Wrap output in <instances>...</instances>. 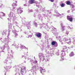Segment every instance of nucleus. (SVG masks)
<instances>
[{
    "mask_svg": "<svg viewBox=\"0 0 75 75\" xmlns=\"http://www.w3.org/2000/svg\"><path fill=\"white\" fill-rule=\"evenodd\" d=\"M28 60L29 62H31L32 65V66L33 67L32 69L30 70V72H31L33 75H36V69H35V64L37 63V61L35 60L34 61L33 59H29Z\"/></svg>",
    "mask_w": 75,
    "mask_h": 75,
    "instance_id": "nucleus-1",
    "label": "nucleus"
},
{
    "mask_svg": "<svg viewBox=\"0 0 75 75\" xmlns=\"http://www.w3.org/2000/svg\"><path fill=\"white\" fill-rule=\"evenodd\" d=\"M63 49L64 51H61L62 54H61V58L62 60H64V56H65L66 55L65 52L67 51L68 49V48L67 47L65 46L63 48Z\"/></svg>",
    "mask_w": 75,
    "mask_h": 75,
    "instance_id": "nucleus-2",
    "label": "nucleus"
},
{
    "mask_svg": "<svg viewBox=\"0 0 75 75\" xmlns=\"http://www.w3.org/2000/svg\"><path fill=\"white\" fill-rule=\"evenodd\" d=\"M9 18H8V21H10L11 20H15L16 19V16L14 13L12 12H10L8 15Z\"/></svg>",
    "mask_w": 75,
    "mask_h": 75,
    "instance_id": "nucleus-3",
    "label": "nucleus"
},
{
    "mask_svg": "<svg viewBox=\"0 0 75 75\" xmlns=\"http://www.w3.org/2000/svg\"><path fill=\"white\" fill-rule=\"evenodd\" d=\"M63 40L64 41H67L68 44H71V38H64Z\"/></svg>",
    "mask_w": 75,
    "mask_h": 75,
    "instance_id": "nucleus-4",
    "label": "nucleus"
},
{
    "mask_svg": "<svg viewBox=\"0 0 75 75\" xmlns=\"http://www.w3.org/2000/svg\"><path fill=\"white\" fill-rule=\"evenodd\" d=\"M26 67H23L21 68V73L22 75H23L24 73H25L26 72Z\"/></svg>",
    "mask_w": 75,
    "mask_h": 75,
    "instance_id": "nucleus-5",
    "label": "nucleus"
},
{
    "mask_svg": "<svg viewBox=\"0 0 75 75\" xmlns=\"http://www.w3.org/2000/svg\"><path fill=\"white\" fill-rule=\"evenodd\" d=\"M28 52H24L22 55V58H23L24 57L25 59H26L27 58H28Z\"/></svg>",
    "mask_w": 75,
    "mask_h": 75,
    "instance_id": "nucleus-6",
    "label": "nucleus"
},
{
    "mask_svg": "<svg viewBox=\"0 0 75 75\" xmlns=\"http://www.w3.org/2000/svg\"><path fill=\"white\" fill-rule=\"evenodd\" d=\"M23 8H18L17 9V12H18V14H21V13L22 12H23Z\"/></svg>",
    "mask_w": 75,
    "mask_h": 75,
    "instance_id": "nucleus-7",
    "label": "nucleus"
},
{
    "mask_svg": "<svg viewBox=\"0 0 75 75\" xmlns=\"http://www.w3.org/2000/svg\"><path fill=\"white\" fill-rule=\"evenodd\" d=\"M35 35L36 36H37V37L38 38H40V39H41L42 34L40 33H36Z\"/></svg>",
    "mask_w": 75,
    "mask_h": 75,
    "instance_id": "nucleus-8",
    "label": "nucleus"
},
{
    "mask_svg": "<svg viewBox=\"0 0 75 75\" xmlns=\"http://www.w3.org/2000/svg\"><path fill=\"white\" fill-rule=\"evenodd\" d=\"M39 58L40 60H41L42 58H45V57L44 56V54L42 53H40L39 54Z\"/></svg>",
    "mask_w": 75,
    "mask_h": 75,
    "instance_id": "nucleus-9",
    "label": "nucleus"
},
{
    "mask_svg": "<svg viewBox=\"0 0 75 75\" xmlns=\"http://www.w3.org/2000/svg\"><path fill=\"white\" fill-rule=\"evenodd\" d=\"M23 24H24L25 25H26V26L28 27V29L30 27V24H29V23L28 22H26L25 21H24L23 23Z\"/></svg>",
    "mask_w": 75,
    "mask_h": 75,
    "instance_id": "nucleus-10",
    "label": "nucleus"
},
{
    "mask_svg": "<svg viewBox=\"0 0 75 75\" xmlns=\"http://www.w3.org/2000/svg\"><path fill=\"white\" fill-rule=\"evenodd\" d=\"M29 1L30 4H33V3H35V4H38V1H36L35 2L34 0H29Z\"/></svg>",
    "mask_w": 75,
    "mask_h": 75,
    "instance_id": "nucleus-11",
    "label": "nucleus"
},
{
    "mask_svg": "<svg viewBox=\"0 0 75 75\" xmlns=\"http://www.w3.org/2000/svg\"><path fill=\"white\" fill-rule=\"evenodd\" d=\"M60 25L62 27L61 30H62V31H64V30H65V28H64V27H65V26H64V24L62 23H61Z\"/></svg>",
    "mask_w": 75,
    "mask_h": 75,
    "instance_id": "nucleus-12",
    "label": "nucleus"
},
{
    "mask_svg": "<svg viewBox=\"0 0 75 75\" xmlns=\"http://www.w3.org/2000/svg\"><path fill=\"white\" fill-rule=\"evenodd\" d=\"M67 20L69 21H71V22H72V21L73 19L72 18V17H71V16H67Z\"/></svg>",
    "mask_w": 75,
    "mask_h": 75,
    "instance_id": "nucleus-13",
    "label": "nucleus"
},
{
    "mask_svg": "<svg viewBox=\"0 0 75 75\" xmlns=\"http://www.w3.org/2000/svg\"><path fill=\"white\" fill-rule=\"evenodd\" d=\"M40 73L43 74V73L45 72V69H43L42 68V67H40Z\"/></svg>",
    "mask_w": 75,
    "mask_h": 75,
    "instance_id": "nucleus-14",
    "label": "nucleus"
},
{
    "mask_svg": "<svg viewBox=\"0 0 75 75\" xmlns=\"http://www.w3.org/2000/svg\"><path fill=\"white\" fill-rule=\"evenodd\" d=\"M5 13H4L3 12H0V18H1V17L5 16Z\"/></svg>",
    "mask_w": 75,
    "mask_h": 75,
    "instance_id": "nucleus-15",
    "label": "nucleus"
},
{
    "mask_svg": "<svg viewBox=\"0 0 75 75\" xmlns=\"http://www.w3.org/2000/svg\"><path fill=\"white\" fill-rule=\"evenodd\" d=\"M62 16V17H63V16H64V13H62V14H60L59 13H57V17H59V16Z\"/></svg>",
    "mask_w": 75,
    "mask_h": 75,
    "instance_id": "nucleus-16",
    "label": "nucleus"
},
{
    "mask_svg": "<svg viewBox=\"0 0 75 75\" xmlns=\"http://www.w3.org/2000/svg\"><path fill=\"white\" fill-rule=\"evenodd\" d=\"M21 49H25L26 50H28V49L27 48H26V47H25L24 45H22L21 47Z\"/></svg>",
    "mask_w": 75,
    "mask_h": 75,
    "instance_id": "nucleus-17",
    "label": "nucleus"
},
{
    "mask_svg": "<svg viewBox=\"0 0 75 75\" xmlns=\"http://www.w3.org/2000/svg\"><path fill=\"white\" fill-rule=\"evenodd\" d=\"M4 42L3 43H5V45H7V44H8V41L7 40V39H5L4 40Z\"/></svg>",
    "mask_w": 75,
    "mask_h": 75,
    "instance_id": "nucleus-18",
    "label": "nucleus"
},
{
    "mask_svg": "<svg viewBox=\"0 0 75 75\" xmlns=\"http://www.w3.org/2000/svg\"><path fill=\"white\" fill-rule=\"evenodd\" d=\"M57 39L58 40H59V41L60 42H62V40L61 39V36H59L57 37Z\"/></svg>",
    "mask_w": 75,
    "mask_h": 75,
    "instance_id": "nucleus-19",
    "label": "nucleus"
},
{
    "mask_svg": "<svg viewBox=\"0 0 75 75\" xmlns=\"http://www.w3.org/2000/svg\"><path fill=\"white\" fill-rule=\"evenodd\" d=\"M66 3L67 4V5H71V2L69 1H68L66 2Z\"/></svg>",
    "mask_w": 75,
    "mask_h": 75,
    "instance_id": "nucleus-20",
    "label": "nucleus"
},
{
    "mask_svg": "<svg viewBox=\"0 0 75 75\" xmlns=\"http://www.w3.org/2000/svg\"><path fill=\"white\" fill-rule=\"evenodd\" d=\"M74 55V52H72L70 54H69L70 57H73Z\"/></svg>",
    "mask_w": 75,
    "mask_h": 75,
    "instance_id": "nucleus-21",
    "label": "nucleus"
},
{
    "mask_svg": "<svg viewBox=\"0 0 75 75\" xmlns=\"http://www.w3.org/2000/svg\"><path fill=\"white\" fill-rule=\"evenodd\" d=\"M51 44L52 45H54L56 44V42L55 41H52V42Z\"/></svg>",
    "mask_w": 75,
    "mask_h": 75,
    "instance_id": "nucleus-22",
    "label": "nucleus"
},
{
    "mask_svg": "<svg viewBox=\"0 0 75 75\" xmlns=\"http://www.w3.org/2000/svg\"><path fill=\"white\" fill-rule=\"evenodd\" d=\"M42 59H43L42 61L43 62H47L46 59H45V58H42Z\"/></svg>",
    "mask_w": 75,
    "mask_h": 75,
    "instance_id": "nucleus-23",
    "label": "nucleus"
},
{
    "mask_svg": "<svg viewBox=\"0 0 75 75\" xmlns=\"http://www.w3.org/2000/svg\"><path fill=\"white\" fill-rule=\"evenodd\" d=\"M8 58H9V59L11 60V59L13 58V55H12L11 54H10L9 55V57Z\"/></svg>",
    "mask_w": 75,
    "mask_h": 75,
    "instance_id": "nucleus-24",
    "label": "nucleus"
},
{
    "mask_svg": "<svg viewBox=\"0 0 75 75\" xmlns=\"http://www.w3.org/2000/svg\"><path fill=\"white\" fill-rule=\"evenodd\" d=\"M71 7H72V8H73V9H74V10L75 8V5H74L73 4H72L71 6Z\"/></svg>",
    "mask_w": 75,
    "mask_h": 75,
    "instance_id": "nucleus-25",
    "label": "nucleus"
},
{
    "mask_svg": "<svg viewBox=\"0 0 75 75\" xmlns=\"http://www.w3.org/2000/svg\"><path fill=\"white\" fill-rule=\"evenodd\" d=\"M17 6V4L13 3V4H12V6Z\"/></svg>",
    "mask_w": 75,
    "mask_h": 75,
    "instance_id": "nucleus-26",
    "label": "nucleus"
},
{
    "mask_svg": "<svg viewBox=\"0 0 75 75\" xmlns=\"http://www.w3.org/2000/svg\"><path fill=\"white\" fill-rule=\"evenodd\" d=\"M45 58H46V61H50V58L49 57H45Z\"/></svg>",
    "mask_w": 75,
    "mask_h": 75,
    "instance_id": "nucleus-27",
    "label": "nucleus"
},
{
    "mask_svg": "<svg viewBox=\"0 0 75 75\" xmlns=\"http://www.w3.org/2000/svg\"><path fill=\"white\" fill-rule=\"evenodd\" d=\"M61 6L62 7H64V6H65V4H61Z\"/></svg>",
    "mask_w": 75,
    "mask_h": 75,
    "instance_id": "nucleus-28",
    "label": "nucleus"
},
{
    "mask_svg": "<svg viewBox=\"0 0 75 75\" xmlns=\"http://www.w3.org/2000/svg\"><path fill=\"white\" fill-rule=\"evenodd\" d=\"M15 71L16 72H17L18 73V71H19V70H18V69H15Z\"/></svg>",
    "mask_w": 75,
    "mask_h": 75,
    "instance_id": "nucleus-29",
    "label": "nucleus"
},
{
    "mask_svg": "<svg viewBox=\"0 0 75 75\" xmlns=\"http://www.w3.org/2000/svg\"><path fill=\"white\" fill-rule=\"evenodd\" d=\"M0 49H1V50H4V46L0 47Z\"/></svg>",
    "mask_w": 75,
    "mask_h": 75,
    "instance_id": "nucleus-30",
    "label": "nucleus"
},
{
    "mask_svg": "<svg viewBox=\"0 0 75 75\" xmlns=\"http://www.w3.org/2000/svg\"><path fill=\"white\" fill-rule=\"evenodd\" d=\"M11 66L10 65L9 66H8V67H7L6 68L7 69H10V68H11Z\"/></svg>",
    "mask_w": 75,
    "mask_h": 75,
    "instance_id": "nucleus-31",
    "label": "nucleus"
},
{
    "mask_svg": "<svg viewBox=\"0 0 75 75\" xmlns=\"http://www.w3.org/2000/svg\"><path fill=\"white\" fill-rule=\"evenodd\" d=\"M0 42H4V41H3V39H2V38H0Z\"/></svg>",
    "mask_w": 75,
    "mask_h": 75,
    "instance_id": "nucleus-32",
    "label": "nucleus"
},
{
    "mask_svg": "<svg viewBox=\"0 0 75 75\" xmlns=\"http://www.w3.org/2000/svg\"><path fill=\"white\" fill-rule=\"evenodd\" d=\"M29 12H33V10H30V9H29L28 10Z\"/></svg>",
    "mask_w": 75,
    "mask_h": 75,
    "instance_id": "nucleus-33",
    "label": "nucleus"
},
{
    "mask_svg": "<svg viewBox=\"0 0 75 75\" xmlns=\"http://www.w3.org/2000/svg\"><path fill=\"white\" fill-rule=\"evenodd\" d=\"M34 25H35V27H37L38 25L37 24V23H34Z\"/></svg>",
    "mask_w": 75,
    "mask_h": 75,
    "instance_id": "nucleus-34",
    "label": "nucleus"
},
{
    "mask_svg": "<svg viewBox=\"0 0 75 75\" xmlns=\"http://www.w3.org/2000/svg\"><path fill=\"white\" fill-rule=\"evenodd\" d=\"M67 28H68V29H72V28H73L72 27L71 28V27L69 26H68L67 27Z\"/></svg>",
    "mask_w": 75,
    "mask_h": 75,
    "instance_id": "nucleus-35",
    "label": "nucleus"
},
{
    "mask_svg": "<svg viewBox=\"0 0 75 75\" xmlns=\"http://www.w3.org/2000/svg\"><path fill=\"white\" fill-rule=\"evenodd\" d=\"M15 38H16V37H17L16 36L18 35V34H17V33H16L15 34Z\"/></svg>",
    "mask_w": 75,
    "mask_h": 75,
    "instance_id": "nucleus-36",
    "label": "nucleus"
},
{
    "mask_svg": "<svg viewBox=\"0 0 75 75\" xmlns=\"http://www.w3.org/2000/svg\"><path fill=\"white\" fill-rule=\"evenodd\" d=\"M66 34H67V35H68L69 34V32L68 31H67L65 33Z\"/></svg>",
    "mask_w": 75,
    "mask_h": 75,
    "instance_id": "nucleus-37",
    "label": "nucleus"
},
{
    "mask_svg": "<svg viewBox=\"0 0 75 75\" xmlns=\"http://www.w3.org/2000/svg\"><path fill=\"white\" fill-rule=\"evenodd\" d=\"M31 37H32V35H30L29 36H26V37H28V38H31Z\"/></svg>",
    "mask_w": 75,
    "mask_h": 75,
    "instance_id": "nucleus-38",
    "label": "nucleus"
},
{
    "mask_svg": "<svg viewBox=\"0 0 75 75\" xmlns=\"http://www.w3.org/2000/svg\"><path fill=\"white\" fill-rule=\"evenodd\" d=\"M12 32L13 33H16V32H17V31H16V30H13L12 31Z\"/></svg>",
    "mask_w": 75,
    "mask_h": 75,
    "instance_id": "nucleus-39",
    "label": "nucleus"
},
{
    "mask_svg": "<svg viewBox=\"0 0 75 75\" xmlns=\"http://www.w3.org/2000/svg\"><path fill=\"white\" fill-rule=\"evenodd\" d=\"M8 36H7V37L8 38V36H9V35H10V32H8Z\"/></svg>",
    "mask_w": 75,
    "mask_h": 75,
    "instance_id": "nucleus-40",
    "label": "nucleus"
},
{
    "mask_svg": "<svg viewBox=\"0 0 75 75\" xmlns=\"http://www.w3.org/2000/svg\"><path fill=\"white\" fill-rule=\"evenodd\" d=\"M16 9V7H14L13 8V11H14V9Z\"/></svg>",
    "mask_w": 75,
    "mask_h": 75,
    "instance_id": "nucleus-41",
    "label": "nucleus"
},
{
    "mask_svg": "<svg viewBox=\"0 0 75 75\" xmlns=\"http://www.w3.org/2000/svg\"><path fill=\"white\" fill-rule=\"evenodd\" d=\"M9 27H12V26H11V24L10 23V25H9Z\"/></svg>",
    "mask_w": 75,
    "mask_h": 75,
    "instance_id": "nucleus-42",
    "label": "nucleus"
},
{
    "mask_svg": "<svg viewBox=\"0 0 75 75\" xmlns=\"http://www.w3.org/2000/svg\"><path fill=\"white\" fill-rule=\"evenodd\" d=\"M49 1H51V2H54V0H49Z\"/></svg>",
    "mask_w": 75,
    "mask_h": 75,
    "instance_id": "nucleus-43",
    "label": "nucleus"
},
{
    "mask_svg": "<svg viewBox=\"0 0 75 75\" xmlns=\"http://www.w3.org/2000/svg\"><path fill=\"white\" fill-rule=\"evenodd\" d=\"M41 49L42 50H44V47H41Z\"/></svg>",
    "mask_w": 75,
    "mask_h": 75,
    "instance_id": "nucleus-44",
    "label": "nucleus"
},
{
    "mask_svg": "<svg viewBox=\"0 0 75 75\" xmlns=\"http://www.w3.org/2000/svg\"><path fill=\"white\" fill-rule=\"evenodd\" d=\"M35 10L36 12L38 13V11L37 9H35Z\"/></svg>",
    "mask_w": 75,
    "mask_h": 75,
    "instance_id": "nucleus-45",
    "label": "nucleus"
},
{
    "mask_svg": "<svg viewBox=\"0 0 75 75\" xmlns=\"http://www.w3.org/2000/svg\"><path fill=\"white\" fill-rule=\"evenodd\" d=\"M59 54H60V53L59 52H58L57 53V55H59Z\"/></svg>",
    "mask_w": 75,
    "mask_h": 75,
    "instance_id": "nucleus-46",
    "label": "nucleus"
},
{
    "mask_svg": "<svg viewBox=\"0 0 75 75\" xmlns=\"http://www.w3.org/2000/svg\"><path fill=\"white\" fill-rule=\"evenodd\" d=\"M16 28H18V25H16Z\"/></svg>",
    "mask_w": 75,
    "mask_h": 75,
    "instance_id": "nucleus-47",
    "label": "nucleus"
},
{
    "mask_svg": "<svg viewBox=\"0 0 75 75\" xmlns=\"http://www.w3.org/2000/svg\"><path fill=\"white\" fill-rule=\"evenodd\" d=\"M11 64V60H10V62L9 63V64Z\"/></svg>",
    "mask_w": 75,
    "mask_h": 75,
    "instance_id": "nucleus-48",
    "label": "nucleus"
},
{
    "mask_svg": "<svg viewBox=\"0 0 75 75\" xmlns=\"http://www.w3.org/2000/svg\"><path fill=\"white\" fill-rule=\"evenodd\" d=\"M42 18V17L41 16H40V18H39V19H41Z\"/></svg>",
    "mask_w": 75,
    "mask_h": 75,
    "instance_id": "nucleus-49",
    "label": "nucleus"
},
{
    "mask_svg": "<svg viewBox=\"0 0 75 75\" xmlns=\"http://www.w3.org/2000/svg\"><path fill=\"white\" fill-rule=\"evenodd\" d=\"M7 48H9V47L8 46V45H7Z\"/></svg>",
    "mask_w": 75,
    "mask_h": 75,
    "instance_id": "nucleus-50",
    "label": "nucleus"
},
{
    "mask_svg": "<svg viewBox=\"0 0 75 75\" xmlns=\"http://www.w3.org/2000/svg\"><path fill=\"white\" fill-rule=\"evenodd\" d=\"M33 16H34V17H35V14H33Z\"/></svg>",
    "mask_w": 75,
    "mask_h": 75,
    "instance_id": "nucleus-51",
    "label": "nucleus"
},
{
    "mask_svg": "<svg viewBox=\"0 0 75 75\" xmlns=\"http://www.w3.org/2000/svg\"><path fill=\"white\" fill-rule=\"evenodd\" d=\"M24 6H27V4H25L24 5Z\"/></svg>",
    "mask_w": 75,
    "mask_h": 75,
    "instance_id": "nucleus-52",
    "label": "nucleus"
},
{
    "mask_svg": "<svg viewBox=\"0 0 75 75\" xmlns=\"http://www.w3.org/2000/svg\"><path fill=\"white\" fill-rule=\"evenodd\" d=\"M48 11L49 13H50V11Z\"/></svg>",
    "mask_w": 75,
    "mask_h": 75,
    "instance_id": "nucleus-53",
    "label": "nucleus"
},
{
    "mask_svg": "<svg viewBox=\"0 0 75 75\" xmlns=\"http://www.w3.org/2000/svg\"><path fill=\"white\" fill-rule=\"evenodd\" d=\"M24 34H27V33H26V32H24Z\"/></svg>",
    "mask_w": 75,
    "mask_h": 75,
    "instance_id": "nucleus-54",
    "label": "nucleus"
},
{
    "mask_svg": "<svg viewBox=\"0 0 75 75\" xmlns=\"http://www.w3.org/2000/svg\"><path fill=\"white\" fill-rule=\"evenodd\" d=\"M58 46V44H57V47Z\"/></svg>",
    "mask_w": 75,
    "mask_h": 75,
    "instance_id": "nucleus-55",
    "label": "nucleus"
},
{
    "mask_svg": "<svg viewBox=\"0 0 75 75\" xmlns=\"http://www.w3.org/2000/svg\"><path fill=\"white\" fill-rule=\"evenodd\" d=\"M15 75H17V73H16L15 74Z\"/></svg>",
    "mask_w": 75,
    "mask_h": 75,
    "instance_id": "nucleus-56",
    "label": "nucleus"
},
{
    "mask_svg": "<svg viewBox=\"0 0 75 75\" xmlns=\"http://www.w3.org/2000/svg\"><path fill=\"white\" fill-rule=\"evenodd\" d=\"M43 26H45V25L44 24V25H43Z\"/></svg>",
    "mask_w": 75,
    "mask_h": 75,
    "instance_id": "nucleus-57",
    "label": "nucleus"
},
{
    "mask_svg": "<svg viewBox=\"0 0 75 75\" xmlns=\"http://www.w3.org/2000/svg\"><path fill=\"white\" fill-rule=\"evenodd\" d=\"M36 6L37 7H38V5L37 4L36 5Z\"/></svg>",
    "mask_w": 75,
    "mask_h": 75,
    "instance_id": "nucleus-58",
    "label": "nucleus"
},
{
    "mask_svg": "<svg viewBox=\"0 0 75 75\" xmlns=\"http://www.w3.org/2000/svg\"><path fill=\"white\" fill-rule=\"evenodd\" d=\"M71 48H73V46H71Z\"/></svg>",
    "mask_w": 75,
    "mask_h": 75,
    "instance_id": "nucleus-59",
    "label": "nucleus"
},
{
    "mask_svg": "<svg viewBox=\"0 0 75 75\" xmlns=\"http://www.w3.org/2000/svg\"><path fill=\"white\" fill-rule=\"evenodd\" d=\"M2 51V52H4V51L3 50H2V51Z\"/></svg>",
    "mask_w": 75,
    "mask_h": 75,
    "instance_id": "nucleus-60",
    "label": "nucleus"
},
{
    "mask_svg": "<svg viewBox=\"0 0 75 75\" xmlns=\"http://www.w3.org/2000/svg\"><path fill=\"white\" fill-rule=\"evenodd\" d=\"M11 52H12V50H11Z\"/></svg>",
    "mask_w": 75,
    "mask_h": 75,
    "instance_id": "nucleus-61",
    "label": "nucleus"
},
{
    "mask_svg": "<svg viewBox=\"0 0 75 75\" xmlns=\"http://www.w3.org/2000/svg\"><path fill=\"white\" fill-rule=\"evenodd\" d=\"M8 61L7 60H6V61Z\"/></svg>",
    "mask_w": 75,
    "mask_h": 75,
    "instance_id": "nucleus-62",
    "label": "nucleus"
},
{
    "mask_svg": "<svg viewBox=\"0 0 75 75\" xmlns=\"http://www.w3.org/2000/svg\"><path fill=\"white\" fill-rule=\"evenodd\" d=\"M16 3H17V2L16 1Z\"/></svg>",
    "mask_w": 75,
    "mask_h": 75,
    "instance_id": "nucleus-63",
    "label": "nucleus"
},
{
    "mask_svg": "<svg viewBox=\"0 0 75 75\" xmlns=\"http://www.w3.org/2000/svg\"><path fill=\"white\" fill-rule=\"evenodd\" d=\"M16 23L17 24V22H16Z\"/></svg>",
    "mask_w": 75,
    "mask_h": 75,
    "instance_id": "nucleus-64",
    "label": "nucleus"
}]
</instances>
